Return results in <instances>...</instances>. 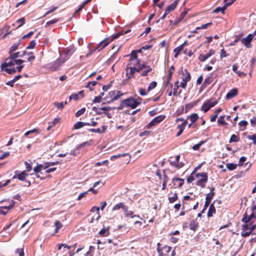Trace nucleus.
I'll return each mask as SVG.
<instances>
[{
  "instance_id": "nucleus-28",
  "label": "nucleus",
  "mask_w": 256,
  "mask_h": 256,
  "mask_svg": "<svg viewBox=\"0 0 256 256\" xmlns=\"http://www.w3.org/2000/svg\"><path fill=\"white\" fill-rule=\"evenodd\" d=\"M179 81L176 80L174 84V92H173V95L176 96L178 94L181 93L182 90H180V92H178V90L179 88Z\"/></svg>"
},
{
  "instance_id": "nucleus-48",
  "label": "nucleus",
  "mask_w": 256,
  "mask_h": 256,
  "mask_svg": "<svg viewBox=\"0 0 256 256\" xmlns=\"http://www.w3.org/2000/svg\"><path fill=\"white\" fill-rule=\"evenodd\" d=\"M28 57L26 58L27 60L30 62H32L34 60L36 57L33 52H29L28 53Z\"/></svg>"
},
{
  "instance_id": "nucleus-64",
  "label": "nucleus",
  "mask_w": 256,
  "mask_h": 256,
  "mask_svg": "<svg viewBox=\"0 0 256 256\" xmlns=\"http://www.w3.org/2000/svg\"><path fill=\"white\" fill-rule=\"evenodd\" d=\"M248 138L250 140H253L254 144H256V134H253L252 136H248Z\"/></svg>"
},
{
  "instance_id": "nucleus-38",
  "label": "nucleus",
  "mask_w": 256,
  "mask_h": 256,
  "mask_svg": "<svg viewBox=\"0 0 256 256\" xmlns=\"http://www.w3.org/2000/svg\"><path fill=\"white\" fill-rule=\"evenodd\" d=\"M240 140V138L238 135L233 134L231 136L229 142L230 143L233 142H238Z\"/></svg>"
},
{
  "instance_id": "nucleus-24",
  "label": "nucleus",
  "mask_w": 256,
  "mask_h": 256,
  "mask_svg": "<svg viewBox=\"0 0 256 256\" xmlns=\"http://www.w3.org/2000/svg\"><path fill=\"white\" fill-rule=\"evenodd\" d=\"M187 13L188 10H184L180 14L179 17L174 20V24L175 25L178 24L180 22H181L184 18Z\"/></svg>"
},
{
  "instance_id": "nucleus-4",
  "label": "nucleus",
  "mask_w": 256,
  "mask_h": 256,
  "mask_svg": "<svg viewBox=\"0 0 256 256\" xmlns=\"http://www.w3.org/2000/svg\"><path fill=\"white\" fill-rule=\"evenodd\" d=\"M178 73L182 76L181 77L182 82H180V86L182 88L186 89L187 82L191 80L190 74L187 69L183 70L182 68L180 69Z\"/></svg>"
},
{
  "instance_id": "nucleus-5",
  "label": "nucleus",
  "mask_w": 256,
  "mask_h": 256,
  "mask_svg": "<svg viewBox=\"0 0 256 256\" xmlns=\"http://www.w3.org/2000/svg\"><path fill=\"white\" fill-rule=\"evenodd\" d=\"M68 60V58H58L54 62L47 64V68L51 70L54 71L57 70L59 67L62 66L66 60Z\"/></svg>"
},
{
  "instance_id": "nucleus-19",
  "label": "nucleus",
  "mask_w": 256,
  "mask_h": 256,
  "mask_svg": "<svg viewBox=\"0 0 256 256\" xmlns=\"http://www.w3.org/2000/svg\"><path fill=\"white\" fill-rule=\"evenodd\" d=\"M174 186L176 187H181L184 184V180L178 178H174L172 180Z\"/></svg>"
},
{
  "instance_id": "nucleus-42",
  "label": "nucleus",
  "mask_w": 256,
  "mask_h": 256,
  "mask_svg": "<svg viewBox=\"0 0 256 256\" xmlns=\"http://www.w3.org/2000/svg\"><path fill=\"white\" fill-rule=\"evenodd\" d=\"M196 173H193V172L191 173L190 176L188 177L186 181L188 183H191L196 178Z\"/></svg>"
},
{
  "instance_id": "nucleus-13",
  "label": "nucleus",
  "mask_w": 256,
  "mask_h": 256,
  "mask_svg": "<svg viewBox=\"0 0 256 256\" xmlns=\"http://www.w3.org/2000/svg\"><path fill=\"white\" fill-rule=\"evenodd\" d=\"M250 231H248L246 232H242L241 236L243 238H246L250 236L252 232L256 230V224H254V221H252L250 222Z\"/></svg>"
},
{
  "instance_id": "nucleus-37",
  "label": "nucleus",
  "mask_w": 256,
  "mask_h": 256,
  "mask_svg": "<svg viewBox=\"0 0 256 256\" xmlns=\"http://www.w3.org/2000/svg\"><path fill=\"white\" fill-rule=\"evenodd\" d=\"M68 104V102L66 101L65 102H55L54 103V105L59 110H62L64 108V106Z\"/></svg>"
},
{
  "instance_id": "nucleus-32",
  "label": "nucleus",
  "mask_w": 256,
  "mask_h": 256,
  "mask_svg": "<svg viewBox=\"0 0 256 256\" xmlns=\"http://www.w3.org/2000/svg\"><path fill=\"white\" fill-rule=\"evenodd\" d=\"M20 45V42H18L14 44L10 48L9 54H12L16 50L19 46Z\"/></svg>"
},
{
  "instance_id": "nucleus-55",
  "label": "nucleus",
  "mask_w": 256,
  "mask_h": 256,
  "mask_svg": "<svg viewBox=\"0 0 256 256\" xmlns=\"http://www.w3.org/2000/svg\"><path fill=\"white\" fill-rule=\"evenodd\" d=\"M205 143V141H200V142H199L198 144L194 145L193 146H192V149L194 150H198L200 146L202 145L203 144H204Z\"/></svg>"
},
{
  "instance_id": "nucleus-59",
  "label": "nucleus",
  "mask_w": 256,
  "mask_h": 256,
  "mask_svg": "<svg viewBox=\"0 0 256 256\" xmlns=\"http://www.w3.org/2000/svg\"><path fill=\"white\" fill-rule=\"evenodd\" d=\"M215 52H216L214 50L212 49H210L207 54H204L206 59L209 58L212 56L214 55L215 54Z\"/></svg>"
},
{
  "instance_id": "nucleus-27",
  "label": "nucleus",
  "mask_w": 256,
  "mask_h": 256,
  "mask_svg": "<svg viewBox=\"0 0 256 256\" xmlns=\"http://www.w3.org/2000/svg\"><path fill=\"white\" fill-rule=\"evenodd\" d=\"M28 176V174L26 173V171H22V172L18 171V179L21 181H25Z\"/></svg>"
},
{
  "instance_id": "nucleus-8",
  "label": "nucleus",
  "mask_w": 256,
  "mask_h": 256,
  "mask_svg": "<svg viewBox=\"0 0 256 256\" xmlns=\"http://www.w3.org/2000/svg\"><path fill=\"white\" fill-rule=\"evenodd\" d=\"M201 177L200 179L197 180L196 182V184L198 186H200L201 188H203L206 186V183L208 180V176L207 172H202V173H197L196 174V178H198Z\"/></svg>"
},
{
  "instance_id": "nucleus-21",
  "label": "nucleus",
  "mask_w": 256,
  "mask_h": 256,
  "mask_svg": "<svg viewBox=\"0 0 256 256\" xmlns=\"http://www.w3.org/2000/svg\"><path fill=\"white\" fill-rule=\"evenodd\" d=\"M214 80V78L212 76V74H210L204 80V82L202 84V86L206 87L207 86L210 84Z\"/></svg>"
},
{
  "instance_id": "nucleus-31",
  "label": "nucleus",
  "mask_w": 256,
  "mask_h": 256,
  "mask_svg": "<svg viewBox=\"0 0 256 256\" xmlns=\"http://www.w3.org/2000/svg\"><path fill=\"white\" fill-rule=\"evenodd\" d=\"M243 224H242L241 228L242 232H246L248 231H250V222H242Z\"/></svg>"
},
{
  "instance_id": "nucleus-3",
  "label": "nucleus",
  "mask_w": 256,
  "mask_h": 256,
  "mask_svg": "<svg viewBox=\"0 0 256 256\" xmlns=\"http://www.w3.org/2000/svg\"><path fill=\"white\" fill-rule=\"evenodd\" d=\"M139 105V102L135 100L132 97L128 98L121 101L120 106L117 108L118 110H122L125 107H129L134 109Z\"/></svg>"
},
{
  "instance_id": "nucleus-46",
  "label": "nucleus",
  "mask_w": 256,
  "mask_h": 256,
  "mask_svg": "<svg viewBox=\"0 0 256 256\" xmlns=\"http://www.w3.org/2000/svg\"><path fill=\"white\" fill-rule=\"evenodd\" d=\"M157 86V82L155 81L151 82L148 88L147 92H148Z\"/></svg>"
},
{
  "instance_id": "nucleus-34",
  "label": "nucleus",
  "mask_w": 256,
  "mask_h": 256,
  "mask_svg": "<svg viewBox=\"0 0 256 256\" xmlns=\"http://www.w3.org/2000/svg\"><path fill=\"white\" fill-rule=\"evenodd\" d=\"M188 118L190 120L192 124L195 122L198 118V114L196 113H193L188 116Z\"/></svg>"
},
{
  "instance_id": "nucleus-30",
  "label": "nucleus",
  "mask_w": 256,
  "mask_h": 256,
  "mask_svg": "<svg viewBox=\"0 0 256 256\" xmlns=\"http://www.w3.org/2000/svg\"><path fill=\"white\" fill-rule=\"evenodd\" d=\"M74 50L72 47H68L65 50V52H66V58H68V59L69 58V57L74 52Z\"/></svg>"
},
{
  "instance_id": "nucleus-41",
  "label": "nucleus",
  "mask_w": 256,
  "mask_h": 256,
  "mask_svg": "<svg viewBox=\"0 0 256 256\" xmlns=\"http://www.w3.org/2000/svg\"><path fill=\"white\" fill-rule=\"evenodd\" d=\"M161 244L160 242L157 244V252L158 253L159 256H166V254H164L162 252V248H160Z\"/></svg>"
},
{
  "instance_id": "nucleus-49",
  "label": "nucleus",
  "mask_w": 256,
  "mask_h": 256,
  "mask_svg": "<svg viewBox=\"0 0 256 256\" xmlns=\"http://www.w3.org/2000/svg\"><path fill=\"white\" fill-rule=\"evenodd\" d=\"M226 168L230 170H232L236 168L237 165L233 163H228L226 164Z\"/></svg>"
},
{
  "instance_id": "nucleus-61",
  "label": "nucleus",
  "mask_w": 256,
  "mask_h": 256,
  "mask_svg": "<svg viewBox=\"0 0 256 256\" xmlns=\"http://www.w3.org/2000/svg\"><path fill=\"white\" fill-rule=\"evenodd\" d=\"M58 21V18H54L53 20H50L48 21L46 23V26H50L51 24H54L57 22Z\"/></svg>"
},
{
  "instance_id": "nucleus-33",
  "label": "nucleus",
  "mask_w": 256,
  "mask_h": 256,
  "mask_svg": "<svg viewBox=\"0 0 256 256\" xmlns=\"http://www.w3.org/2000/svg\"><path fill=\"white\" fill-rule=\"evenodd\" d=\"M228 6L224 4V6L222 7H218L216 9L213 10L214 13H218L219 12H222V14H224V11L226 9Z\"/></svg>"
},
{
  "instance_id": "nucleus-12",
  "label": "nucleus",
  "mask_w": 256,
  "mask_h": 256,
  "mask_svg": "<svg viewBox=\"0 0 256 256\" xmlns=\"http://www.w3.org/2000/svg\"><path fill=\"white\" fill-rule=\"evenodd\" d=\"M166 118L165 115H160L154 118L150 123L147 125L148 128H150L152 126H156L162 122Z\"/></svg>"
},
{
  "instance_id": "nucleus-29",
  "label": "nucleus",
  "mask_w": 256,
  "mask_h": 256,
  "mask_svg": "<svg viewBox=\"0 0 256 256\" xmlns=\"http://www.w3.org/2000/svg\"><path fill=\"white\" fill-rule=\"evenodd\" d=\"M244 36L243 32H241L240 34L236 35L234 36V40L232 42L230 45V46H234L236 43H237L240 40H241V38Z\"/></svg>"
},
{
  "instance_id": "nucleus-18",
  "label": "nucleus",
  "mask_w": 256,
  "mask_h": 256,
  "mask_svg": "<svg viewBox=\"0 0 256 256\" xmlns=\"http://www.w3.org/2000/svg\"><path fill=\"white\" fill-rule=\"evenodd\" d=\"M216 200H214L212 204H211L210 206L208 213H207V216L208 218L212 217L214 215V214H215L216 213V209L215 208V206H214V204Z\"/></svg>"
},
{
  "instance_id": "nucleus-16",
  "label": "nucleus",
  "mask_w": 256,
  "mask_h": 256,
  "mask_svg": "<svg viewBox=\"0 0 256 256\" xmlns=\"http://www.w3.org/2000/svg\"><path fill=\"white\" fill-rule=\"evenodd\" d=\"M253 218H256L254 212H252L249 216H248L247 212H246L243 214L242 222H251L252 221V220Z\"/></svg>"
},
{
  "instance_id": "nucleus-25",
  "label": "nucleus",
  "mask_w": 256,
  "mask_h": 256,
  "mask_svg": "<svg viewBox=\"0 0 256 256\" xmlns=\"http://www.w3.org/2000/svg\"><path fill=\"white\" fill-rule=\"evenodd\" d=\"M106 129V126L104 125L102 126V130L100 129V128H90L88 130L89 132L102 134V133L105 132Z\"/></svg>"
},
{
  "instance_id": "nucleus-6",
  "label": "nucleus",
  "mask_w": 256,
  "mask_h": 256,
  "mask_svg": "<svg viewBox=\"0 0 256 256\" xmlns=\"http://www.w3.org/2000/svg\"><path fill=\"white\" fill-rule=\"evenodd\" d=\"M110 40L109 38H106L104 40H102L96 46L94 47V48L91 49L89 50V52L86 54V57L89 56L92 54L96 50H98L100 52L104 48L110 43Z\"/></svg>"
},
{
  "instance_id": "nucleus-39",
  "label": "nucleus",
  "mask_w": 256,
  "mask_h": 256,
  "mask_svg": "<svg viewBox=\"0 0 256 256\" xmlns=\"http://www.w3.org/2000/svg\"><path fill=\"white\" fill-rule=\"evenodd\" d=\"M54 226H56L54 234H56L58 232L59 230L62 228V224L60 221L56 220L54 222Z\"/></svg>"
},
{
  "instance_id": "nucleus-45",
  "label": "nucleus",
  "mask_w": 256,
  "mask_h": 256,
  "mask_svg": "<svg viewBox=\"0 0 256 256\" xmlns=\"http://www.w3.org/2000/svg\"><path fill=\"white\" fill-rule=\"evenodd\" d=\"M124 205V203L119 202L113 206L112 210L113 211H115V210H120V208H122Z\"/></svg>"
},
{
  "instance_id": "nucleus-1",
  "label": "nucleus",
  "mask_w": 256,
  "mask_h": 256,
  "mask_svg": "<svg viewBox=\"0 0 256 256\" xmlns=\"http://www.w3.org/2000/svg\"><path fill=\"white\" fill-rule=\"evenodd\" d=\"M141 50H132L130 54V59L126 68V76L128 79L134 78V74L138 70V66L142 64L141 60L138 58V52Z\"/></svg>"
},
{
  "instance_id": "nucleus-56",
  "label": "nucleus",
  "mask_w": 256,
  "mask_h": 256,
  "mask_svg": "<svg viewBox=\"0 0 256 256\" xmlns=\"http://www.w3.org/2000/svg\"><path fill=\"white\" fill-rule=\"evenodd\" d=\"M177 128L178 129V132H177V134H176V136L178 137V136H180L182 134L184 130V128H182L181 126L178 124L177 126Z\"/></svg>"
},
{
  "instance_id": "nucleus-14",
  "label": "nucleus",
  "mask_w": 256,
  "mask_h": 256,
  "mask_svg": "<svg viewBox=\"0 0 256 256\" xmlns=\"http://www.w3.org/2000/svg\"><path fill=\"white\" fill-rule=\"evenodd\" d=\"M252 36L251 34H248V36L244 38H241V42L247 48H251L252 45L250 42L252 40Z\"/></svg>"
},
{
  "instance_id": "nucleus-20",
  "label": "nucleus",
  "mask_w": 256,
  "mask_h": 256,
  "mask_svg": "<svg viewBox=\"0 0 256 256\" xmlns=\"http://www.w3.org/2000/svg\"><path fill=\"white\" fill-rule=\"evenodd\" d=\"M238 94V90L236 88H234L229 91L226 95V98L228 100L231 99L234 96H236Z\"/></svg>"
},
{
  "instance_id": "nucleus-53",
  "label": "nucleus",
  "mask_w": 256,
  "mask_h": 256,
  "mask_svg": "<svg viewBox=\"0 0 256 256\" xmlns=\"http://www.w3.org/2000/svg\"><path fill=\"white\" fill-rule=\"evenodd\" d=\"M10 56L13 59L17 60L16 58L18 57H20L21 52H12V54H10Z\"/></svg>"
},
{
  "instance_id": "nucleus-43",
  "label": "nucleus",
  "mask_w": 256,
  "mask_h": 256,
  "mask_svg": "<svg viewBox=\"0 0 256 256\" xmlns=\"http://www.w3.org/2000/svg\"><path fill=\"white\" fill-rule=\"evenodd\" d=\"M224 116H220L218 120V123L222 126L227 124V122L224 120Z\"/></svg>"
},
{
  "instance_id": "nucleus-22",
  "label": "nucleus",
  "mask_w": 256,
  "mask_h": 256,
  "mask_svg": "<svg viewBox=\"0 0 256 256\" xmlns=\"http://www.w3.org/2000/svg\"><path fill=\"white\" fill-rule=\"evenodd\" d=\"M199 224L197 222V220H191L189 224V228L190 229L195 232L196 230L198 228V227Z\"/></svg>"
},
{
  "instance_id": "nucleus-17",
  "label": "nucleus",
  "mask_w": 256,
  "mask_h": 256,
  "mask_svg": "<svg viewBox=\"0 0 256 256\" xmlns=\"http://www.w3.org/2000/svg\"><path fill=\"white\" fill-rule=\"evenodd\" d=\"M180 0H176L172 4L168 6L165 10L166 13L169 14L170 12L174 10L177 6Z\"/></svg>"
},
{
  "instance_id": "nucleus-58",
  "label": "nucleus",
  "mask_w": 256,
  "mask_h": 256,
  "mask_svg": "<svg viewBox=\"0 0 256 256\" xmlns=\"http://www.w3.org/2000/svg\"><path fill=\"white\" fill-rule=\"evenodd\" d=\"M86 111V108H83L80 110H78L75 114L76 117H79L81 115L83 114Z\"/></svg>"
},
{
  "instance_id": "nucleus-23",
  "label": "nucleus",
  "mask_w": 256,
  "mask_h": 256,
  "mask_svg": "<svg viewBox=\"0 0 256 256\" xmlns=\"http://www.w3.org/2000/svg\"><path fill=\"white\" fill-rule=\"evenodd\" d=\"M127 156L128 157V158L127 160L128 162H126V164L129 163L130 160V156L128 153H124L122 154H118L116 155H114L111 156L110 160H114L115 159L120 158L121 156Z\"/></svg>"
},
{
  "instance_id": "nucleus-57",
  "label": "nucleus",
  "mask_w": 256,
  "mask_h": 256,
  "mask_svg": "<svg viewBox=\"0 0 256 256\" xmlns=\"http://www.w3.org/2000/svg\"><path fill=\"white\" fill-rule=\"evenodd\" d=\"M184 112V106H182L176 110V116H180Z\"/></svg>"
},
{
  "instance_id": "nucleus-7",
  "label": "nucleus",
  "mask_w": 256,
  "mask_h": 256,
  "mask_svg": "<svg viewBox=\"0 0 256 256\" xmlns=\"http://www.w3.org/2000/svg\"><path fill=\"white\" fill-rule=\"evenodd\" d=\"M218 104V100L215 98H211L206 100L201 106V110L204 112H208L210 108Z\"/></svg>"
},
{
  "instance_id": "nucleus-40",
  "label": "nucleus",
  "mask_w": 256,
  "mask_h": 256,
  "mask_svg": "<svg viewBox=\"0 0 256 256\" xmlns=\"http://www.w3.org/2000/svg\"><path fill=\"white\" fill-rule=\"evenodd\" d=\"M113 108L110 107V106H104V107H100L98 108L99 111H96L98 114H101L102 112L100 110H104V112H108V110H110Z\"/></svg>"
},
{
  "instance_id": "nucleus-54",
  "label": "nucleus",
  "mask_w": 256,
  "mask_h": 256,
  "mask_svg": "<svg viewBox=\"0 0 256 256\" xmlns=\"http://www.w3.org/2000/svg\"><path fill=\"white\" fill-rule=\"evenodd\" d=\"M36 45V42L35 40H32L30 43L29 44L28 46H27L26 48V49L29 50V49H32L34 48Z\"/></svg>"
},
{
  "instance_id": "nucleus-51",
  "label": "nucleus",
  "mask_w": 256,
  "mask_h": 256,
  "mask_svg": "<svg viewBox=\"0 0 256 256\" xmlns=\"http://www.w3.org/2000/svg\"><path fill=\"white\" fill-rule=\"evenodd\" d=\"M162 251L164 250V254H166V256L172 250V247L170 246H168V245H166L162 248Z\"/></svg>"
},
{
  "instance_id": "nucleus-26",
  "label": "nucleus",
  "mask_w": 256,
  "mask_h": 256,
  "mask_svg": "<svg viewBox=\"0 0 256 256\" xmlns=\"http://www.w3.org/2000/svg\"><path fill=\"white\" fill-rule=\"evenodd\" d=\"M110 234V228L109 227H108L106 228H102L100 232H99V234L101 236H107Z\"/></svg>"
},
{
  "instance_id": "nucleus-52",
  "label": "nucleus",
  "mask_w": 256,
  "mask_h": 256,
  "mask_svg": "<svg viewBox=\"0 0 256 256\" xmlns=\"http://www.w3.org/2000/svg\"><path fill=\"white\" fill-rule=\"evenodd\" d=\"M248 124V122L246 120H242L238 123V125L240 126L243 127V128L241 130H244L246 129V126Z\"/></svg>"
},
{
  "instance_id": "nucleus-62",
  "label": "nucleus",
  "mask_w": 256,
  "mask_h": 256,
  "mask_svg": "<svg viewBox=\"0 0 256 256\" xmlns=\"http://www.w3.org/2000/svg\"><path fill=\"white\" fill-rule=\"evenodd\" d=\"M42 170V164H38L36 167H35L34 169V172L36 173H38L40 172Z\"/></svg>"
},
{
  "instance_id": "nucleus-15",
  "label": "nucleus",
  "mask_w": 256,
  "mask_h": 256,
  "mask_svg": "<svg viewBox=\"0 0 256 256\" xmlns=\"http://www.w3.org/2000/svg\"><path fill=\"white\" fill-rule=\"evenodd\" d=\"M188 45V41L186 40L183 44L174 49V57L177 58L180 53L183 50L185 46Z\"/></svg>"
},
{
  "instance_id": "nucleus-44",
  "label": "nucleus",
  "mask_w": 256,
  "mask_h": 256,
  "mask_svg": "<svg viewBox=\"0 0 256 256\" xmlns=\"http://www.w3.org/2000/svg\"><path fill=\"white\" fill-rule=\"evenodd\" d=\"M178 198V194L176 192H174L172 196L168 197V202L170 203H174Z\"/></svg>"
},
{
  "instance_id": "nucleus-9",
  "label": "nucleus",
  "mask_w": 256,
  "mask_h": 256,
  "mask_svg": "<svg viewBox=\"0 0 256 256\" xmlns=\"http://www.w3.org/2000/svg\"><path fill=\"white\" fill-rule=\"evenodd\" d=\"M214 187H212L210 188V192L206 195V202L204 206V208L202 210V213H204V211L206 210V209L208 208V206L210 205V202L215 194L214 192Z\"/></svg>"
},
{
  "instance_id": "nucleus-50",
  "label": "nucleus",
  "mask_w": 256,
  "mask_h": 256,
  "mask_svg": "<svg viewBox=\"0 0 256 256\" xmlns=\"http://www.w3.org/2000/svg\"><path fill=\"white\" fill-rule=\"evenodd\" d=\"M16 22L19 24L18 26H17V28H19L25 24V18L24 17H22L16 21Z\"/></svg>"
},
{
  "instance_id": "nucleus-36",
  "label": "nucleus",
  "mask_w": 256,
  "mask_h": 256,
  "mask_svg": "<svg viewBox=\"0 0 256 256\" xmlns=\"http://www.w3.org/2000/svg\"><path fill=\"white\" fill-rule=\"evenodd\" d=\"M196 195H194L193 197H190V196H184L183 200H182V210H184V204H185V202H184V200H193L196 199Z\"/></svg>"
},
{
  "instance_id": "nucleus-63",
  "label": "nucleus",
  "mask_w": 256,
  "mask_h": 256,
  "mask_svg": "<svg viewBox=\"0 0 256 256\" xmlns=\"http://www.w3.org/2000/svg\"><path fill=\"white\" fill-rule=\"evenodd\" d=\"M16 252L19 255V256H24V253L22 248H18Z\"/></svg>"
},
{
  "instance_id": "nucleus-10",
  "label": "nucleus",
  "mask_w": 256,
  "mask_h": 256,
  "mask_svg": "<svg viewBox=\"0 0 256 256\" xmlns=\"http://www.w3.org/2000/svg\"><path fill=\"white\" fill-rule=\"evenodd\" d=\"M152 68L150 66L146 64L145 62H143L140 66H138V70L137 72H140L142 71L140 74V76H146L148 75V73L151 72Z\"/></svg>"
},
{
  "instance_id": "nucleus-60",
  "label": "nucleus",
  "mask_w": 256,
  "mask_h": 256,
  "mask_svg": "<svg viewBox=\"0 0 256 256\" xmlns=\"http://www.w3.org/2000/svg\"><path fill=\"white\" fill-rule=\"evenodd\" d=\"M24 164L26 168V170L24 171H26L27 172H28L32 170V164L30 163H28V162H25Z\"/></svg>"
},
{
  "instance_id": "nucleus-47",
  "label": "nucleus",
  "mask_w": 256,
  "mask_h": 256,
  "mask_svg": "<svg viewBox=\"0 0 256 256\" xmlns=\"http://www.w3.org/2000/svg\"><path fill=\"white\" fill-rule=\"evenodd\" d=\"M123 95H124V94L120 92V91L118 92L116 96H114L110 100L109 102H113L115 100H118V99H119L120 98L121 96H122Z\"/></svg>"
},
{
  "instance_id": "nucleus-11",
  "label": "nucleus",
  "mask_w": 256,
  "mask_h": 256,
  "mask_svg": "<svg viewBox=\"0 0 256 256\" xmlns=\"http://www.w3.org/2000/svg\"><path fill=\"white\" fill-rule=\"evenodd\" d=\"M8 206H0V214L6 215L8 212L12 209L15 204V202L13 200H9L8 201Z\"/></svg>"
},
{
  "instance_id": "nucleus-35",
  "label": "nucleus",
  "mask_w": 256,
  "mask_h": 256,
  "mask_svg": "<svg viewBox=\"0 0 256 256\" xmlns=\"http://www.w3.org/2000/svg\"><path fill=\"white\" fill-rule=\"evenodd\" d=\"M86 124H86V122H76L74 124V128L76 129V130L80 129V128H82L83 126H86Z\"/></svg>"
},
{
  "instance_id": "nucleus-2",
  "label": "nucleus",
  "mask_w": 256,
  "mask_h": 256,
  "mask_svg": "<svg viewBox=\"0 0 256 256\" xmlns=\"http://www.w3.org/2000/svg\"><path fill=\"white\" fill-rule=\"evenodd\" d=\"M24 60L22 59L14 60L10 56L5 60V62L2 64V70L6 72L8 74H14L16 70L12 68L15 64H22Z\"/></svg>"
}]
</instances>
